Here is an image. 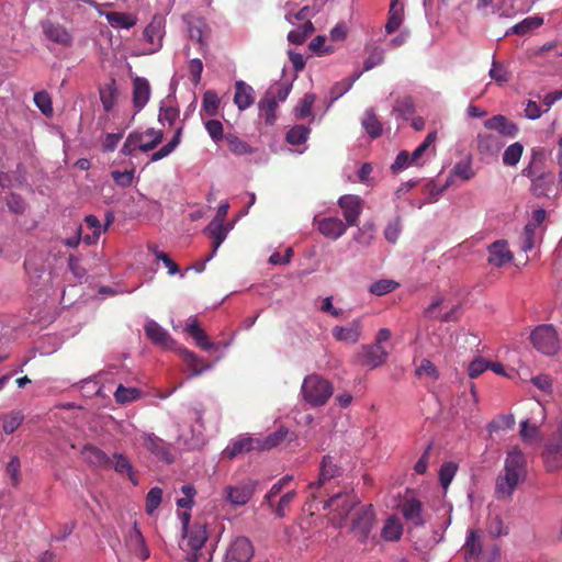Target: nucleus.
<instances>
[{"label": "nucleus", "mask_w": 562, "mask_h": 562, "mask_svg": "<svg viewBox=\"0 0 562 562\" xmlns=\"http://www.w3.org/2000/svg\"><path fill=\"white\" fill-rule=\"evenodd\" d=\"M528 476L526 454L517 446L512 447L504 460V468L495 480V497L498 501H510L517 487Z\"/></svg>", "instance_id": "nucleus-1"}, {"label": "nucleus", "mask_w": 562, "mask_h": 562, "mask_svg": "<svg viewBox=\"0 0 562 562\" xmlns=\"http://www.w3.org/2000/svg\"><path fill=\"white\" fill-rule=\"evenodd\" d=\"M189 514H184L183 529L184 536L180 542V548L186 552L187 562H200L202 558V549L205 546L209 535L205 524H193L189 526Z\"/></svg>", "instance_id": "nucleus-2"}, {"label": "nucleus", "mask_w": 562, "mask_h": 562, "mask_svg": "<svg viewBox=\"0 0 562 562\" xmlns=\"http://www.w3.org/2000/svg\"><path fill=\"white\" fill-rule=\"evenodd\" d=\"M334 387L331 383L318 374L307 375L302 384V395L310 405L323 406L333 395Z\"/></svg>", "instance_id": "nucleus-3"}, {"label": "nucleus", "mask_w": 562, "mask_h": 562, "mask_svg": "<svg viewBox=\"0 0 562 562\" xmlns=\"http://www.w3.org/2000/svg\"><path fill=\"white\" fill-rule=\"evenodd\" d=\"M533 347L543 355H555L560 348L558 333L553 325L544 324L536 327L530 335Z\"/></svg>", "instance_id": "nucleus-4"}, {"label": "nucleus", "mask_w": 562, "mask_h": 562, "mask_svg": "<svg viewBox=\"0 0 562 562\" xmlns=\"http://www.w3.org/2000/svg\"><path fill=\"white\" fill-rule=\"evenodd\" d=\"M375 524V513L372 505L358 508L352 517L350 530L358 541L366 544Z\"/></svg>", "instance_id": "nucleus-5"}, {"label": "nucleus", "mask_w": 562, "mask_h": 562, "mask_svg": "<svg viewBox=\"0 0 562 562\" xmlns=\"http://www.w3.org/2000/svg\"><path fill=\"white\" fill-rule=\"evenodd\" d=\"M358 504L359 499L356 495L350 493H338L326 501L323 508H330L333 512V519L337 520V526L341 527L348 515Z\"/></svg>", "instance_id": "nucleus-6"}, {"label": "nucleus", "mask_w": 562, "mask_h": 562, "mask_svg": "<svg viewBox=\"0 0 562 562\" xmlns=\"http://www.w3.org/2000/svg\"><path fill=\"white\" fill-rule=\"evenodd\" d=\"M482 531L470 530L463 546L464 559L467 562L486 560L487 562H494L498 555V549L493 546L492 552L486 553L483 551Z\"/></svg>", "instance_id": "nucleus-7"}, {"label": "nucleus", "mask_w": 562, "mask_h": 562, "mask_svg": "<svg viewBox=\"0 0 562 562\" xmlns=\"http://www.w3.org/2000/svg\"><path fill=\"white\" fill-rule=\"evenodd\" d=\"M389 357L387 351L379 344L363 345L355 356V362L369 369L382 366Z\"/></svg>", "instance_id": "nucleus-8"}, {"label": "nucleus", "mask_w": 562, "mask_h": 562, "mask_svg": "<svg viewBox=\"0 0 562 562\" xmlns=\"http://www.w3.org/2000/svg\"><path fill=\"white\" fill-rule=\"evenodd\" d=\"M143 446L154 454L159 461L171 464L175 461L172 447L154 432H143L140 435Z\"/></svg>", "instance_id": "nucleus-9"}, {"label": "nucleus", "mask_w": 562, "mask_h": 562, "mask_svg": "<svg viewBox=\"0 0 562 562\" xmlns=\"http://www.w3.org/2000/svg\"><path fill=\"white\" fill-rule=\"evenodd\" d=\"M255 554V548L249 538L236 537L227 548L226 562H249Z\"/></svg>", "instance_id": "nucleus-10"}, {"label": "nucleus", "mask_w": 562, "mask_h": 562, "mask_svg": "<svg viewBox=\"0 0 562 562\" xmlns=\"http://www.w3.org/2000/svg\"><path fill=\"white\" fill-rule=\"evenodd\" d=\"M542 457L548 471L553 472L562 468V425L547 442Z\"/></svg>", "instance_id": "nucleus-11"}, {"label": "nucleus", "mask_w": 562, "mask_h": 562, "mask_svg": "<svg viewBox=\"0 0 562 562\" xmlns=\"http://www.w3.org/2000/svg\"><path fill=\"white\" fill-rule=\"evenodd\" d=\"M127 139L133 143L140 151L153 150L164 139V133L160 130L147 128L145 133L132 132Z\"/></svg>", "instance_id": "nucleus-12"}, {"label": "nucleus", "mask_w": 562, "mask_h": 562, "mask_svg": "<svg viewBox=\"0 0 562 562\" xmlns=\"http://www.w3.org/2000/svg\"><path fill=\"white\" fill-rule=\"evenodd\" d=\"M362 204L363 201L358 195L346 194L339 198L338 205L342 210L348 226L357 225L358 218L362 212Z\"/></svg>", "instance_id": "nucleus-13"}, {"label": "nucleus", "mask_w": 562, "mask_h": 562, "mask_svg": "<svg viewBox=\"0 0 562 562\" xmlns=\"http://www.w3.org/2000/svg\"><path fill=\"white\" fill-rule=\"evenodd\" d=\"M41 26L45 37L48 41L60 46H71L72 36L64 25L50 20H44L41 22Z\"/></svg>", "instance_id": "nucleus-14"}, {"label": "nucleus", "mask_w": 562, "mask_h": 562, "mask_svg": "<svg viewBox=\"0 0 562 562\" xmlns=\"http://www.w3.org/2000/svg\"><path fill=\"white\" fill-rule=\"evenodd\" d=\"M362 329L363 326L361 318H356L346 326L333 327L331 335L338 341L355 345L360 340Z\"/></svg>", "instance_id": "nucleus-15"}, {"label": "nucleus", "mask_w": 562, "mask_h": 562, "mask_svg": "<svg viewBox=\"0 0 562 562\" xmlns=\"http://www.w3.org/2000/svg\"><path fill=\"white\" fill-rule=\"evenodd\" d=\"M484 126L490 131L498 132V136H505L509 138H514L518 135L519 128L517 124L509 121L504 115H494L491 119L484 122Z\"/></svg>", "instance_id": "nucleus-16"}, {"label": "nucleus", "mask_w": 562, "mask_h": 562, "mask_svg": "<svg viewBox=\"0 0 562 562\" xmlns=\"http://www.w3.org/2000/svg\"><path fill=\"white\" fill-rule=\"evenodd\" d=\"M504 146L501 136L491 133H479L476 137V148L483 156H495Z\"/></svg>", "instance_id": "nucleus-17"}, {"label": "nucleus", "mask_w": 562, "mask_h": 562, "mask_svg": "<svg viewBox=\"0 0 562 562\" xmlns=\"http://www.w3.org/2000/svg\"><path fill=\"white\" fill-rule=\"evenodd\" d=\"M147 338L155 345L168 349L173 345L169 333L165 330L157 322L148 321L144 327Z\"/></svg>", "instance_id": "nucleus-18"}, {"label": "nucleus", "mask_w": 562, "mask_h": 562, "mask_svg": "<svg viewBox=\"0 0 562 562\" xmlns=\"http://www.w3.org/2000/svg\"><path fill=\"white\" fill-rule=\"evenodd\" d=\"M513 254L508 249L506 240H496L488 246V263L495 267H503L513 260Z\"/></svg>", "instance_id": "nucleus-19"}, {"label": "nucleus", "mask_w": 562, "mask_h": 562, "mask_svg": "<svg viewBox=\"0 0 562 562\" xmlns=\"http://www.w3.org/2000/svg\"><path fill=\"white\" fill-rule=\"evenodd\" d=\"M126 542L128 548L139 559L146 560L149 558V550L136 521H134V525L127 535Z\"/></svg>", "instance_id": "nucleus-20"}, {"label": "nucleus", "mask_w": 562, "mask_h": 562, "mask_svg": "<svg viewBox=\"0 0 562 562\" xmlns=\"http://www.w3.org/2000/svg\"><path fill=\"white\" fill-rule=\"evenodd\" d=\"M400 508L404 518L415 526H423L425 524V519L423 517V504L420 501L416 498L405 499L401 504Z\"/></svg>", "instance_id": "nucleus-21"}, {"label": "nucleus", "mask_w": 562, "mask_h": 562, "mask_svg": "<svg viewBox=\"0 0 562 562\" xmlns=\"http://www.w3.org/2000/svg\"><path fill=\"white\" fill-rule=\"evenodd\" d=\"M150 85L146 78L136 77L133 80V105L140 111L149 101Z\"/></svg>", "instance_id": "nucleus-22"}, {"label": "nucleus", "mask_w": 562, "mask_h": 562, "mask_svg": "<svg viewBox=\"0 0 562 562\" xmlns=\"http://www.w3.org/2000/svg\"><path fill=\"white\" fill-rule=\"evenodd\" d=\"M228 501L236 506H243L249 502L255 492V484L247 483L225 488Z\"/></svg>", "instance_id": "nucleus-23"}, {"label": "nucleus", "mask_w": 562, "mask_h": 562, "mask_svg": "<svg viewBox=\"0 0 562 562\" xmlns=\"http://www.w3.org/2000/svg\"><path fill=\"white\" fill-rule=\"evenodd\" d=\"M338 475H340V468L333 462V458L330 456H325L321 463L319 477L317 482L311 483L308 488H321L326 481L337 477Z\"/></svg>", "instance_id": "nucleus-24"}, {"label": "nucleus", "mask_w": 562, "mask_h": 562, "mask_svg": "<svg viewBox=\"0 0 562 562\" xmlns=\"http://www.w3.org/2000/svg\"><path fill=\"white\" fill-rule=\"evenodd\" d=\"M144 38L153 47L150 53L157 52L161 47L162 40V19L160 16H154L151 22L144 30Z\"/></svg>", "instance_id": "nucleus-25"}, {"label": "nucleus", "mask_w": 562, "mask_h": 562, "mask_svg": "<svg viewBox=\"0 0 562 562\" xmlns=\"http://www.w3.org/2000/svg\"><path fill=\"white\" fill-rule=\"evenodd\" d=\"M347 224L338 217H326L318 222V231L324 236L338 239L346 233Z\"/></svg>", "instance_id": "nucleus-26"}, {"label": "nucleus", "mask_w": 562, "mask_h": 562, "mask_svg": "<svg viewBox=\"0 0 562 562\" xmlns=\"http://www.w3.org/2000/svg\"><path fill=\"white\" fill-rule=\"evenodd\" d=\"M255 448L257 449L256 439H252L251 437L237 438L224 449L223 457L232 460L239 454L251 451Z\"/></svg>", "instance_id": "nucleus-27"}, {"label": "nucleus", "mask_w": 562, "mask_h": 562, "mask_svg": "<svg viewBox=\"0 0 562 562\" xmlns=\"http://www.w3.org/2000/svg\"><path fill=\"white\" fill-rule=\"evenodd\" d=\"M254 89L246 82L239 80L235 83L234 103L240 111L246 110L254 103Z\"/></svg>", "instance_id": "nucleus-28"}, {"label": "nucleus", "mask_w": 562, "mask_h": 562, "mask_svg": "<svg viewBox=\"0 0 562 562\" xmlns=\"http://www.w3.org/2000/svg\"><path fill=\"white\" fill-rule=\"evenodd\" d=\"M85 459L90 463L99 468H110L112 465V459L101 449L86 445L82 450Z\"/></svg>", "instance_id": "nucleus-29"}, {"label": "nucleus", "mask_w": 562, "mask_h": 562, "mask_svg": "<svg viewBox=\"0 0 562 562\" xmlns=\"http://www.w3.org/2000/svg\"><path fill=\"white\" fill-rule=\"evenodd\" d=\"M180 355L192 375H200L211 367L203 358L188 349H181Z\"/></svg>", "instance_id": "nucleus-30"}, {"label": "nucleus", "mask_w": 562, "mask_h": 562, "mask_svg": "<svg viewBox=\"0 0 562 562\" xmlns=\"http://www.w3.org/2000/svg\"><path fill=\"white\" fill-rule=\"evenodd\" d=\"M554 182V175L552 172H543L531 181V191L535 196L541 198L548 195Z\"/></svg>", "instance_id": "nucleus-31"}, {"label": "nucleus", "mask_w": 562, "mask_h": 562, "mask_svg": "<svg viewBox=\"0 0 562 562\" xmlns=\"http://www.w3.org/2000/svg\"><path fill=\"white\" fill-rule=\"evenodd\" d=\"M289 435V429L285 427L278 428L274 432L268 435L263 439H256L258 450H270L278 447L283 442Z\"/></svg>", "instance_id": "nucleus-32"}, {"label": "nucleus", "mask_w": 562, "mask_h": 562, "mask_svg": "<svg viewBox=\"0 0 562 562\" xmlns=\"http://www.w3.org/2000/svg\"><path fill=\"white\" fill-rule=\"evenodd\" d=\"M186 331L194 339L195 344L203 350H210L214 344L209 340L205 331L200 327L196 319H191L186 326Z\"/></svg>", "instance_id": "nucleus-33"}, {"label": "nucleus", "mask_w": 562, "mask_h": 562, "mask_svg": "<svg viewBox=\"0 0 562 562\" xmlns=\"http://www.w3.org/2000/svg\"><path fill=\"white\" fill-rule=\"evenodd\" d=\"M207 231L211 234V237L213 238L212 243V252L205 258V261H209L217 251L221 244L225 240L227 236V228L224 226L221 222L212 221L210 225L207 226Z\"/></svg>", "instance_id": "nucleus-34"}, {"label": "nucleus", "mask_w": 562, "mask_h": 562, "mask_svg": "<svg viewBox=\"0 0 562 562\" xmlns=\"http://www.w3.org/2000/svg\"><path fill=\"white\" fill-rule=\"evenodd\" d=\"M362 126L371 138L382 135L383 128L373 109H368L362 119Z\"/></svg>", "instance_id": "nucleus-35"}, {"label": "nucleus", "mask_w": 562, "mask_h": 562, "mask_svg": "<svg viewBox=\"0 0 562 562\" xmlns=\"http://www.w3.org/2000/svg\"><path fill=\"white\" fill-rule=\"evenodd\" d=\"M258 105L260 111L263 112L266 123L268 125H273L277 120L276 110L278 106V102L274 97L266 91Z\"/></svg>", "instance_id": "nucleus-36"}, {"label": "nucleus", "mask_w": 562, "mask_h": 562, "mask_svg": "<svg viewBox=\"0 0 562 562\" xmlns=\"http://www.w3.org/2000/svg\"><path fill=\"white\" fill-rule=\"evenodd\" d=\"M403 533V526L395 516L389 517L382 528L381 537L385 541H397Z\"/></svg>", "instance_id": "nucleus-37"}, {"label": "nucleus", "mask_w": 562, "mask_h": 562, "mask_svg": "<svg viewBox=\"0 0 562 562\" xmlns=\"http://www.w3.org/2000/svg\"><path fill=\"white\" fill-rule=\"evenodd\" d=\"M111 467H113V469L117 473L126 474L134 485L137 484V479L134 473V468H133L132 463L130 462V460L124 454L114 453Z\"/></svg>", "instance_id": "nucleus-38"}, {"label": "nucleus", "mask_w": 562, "mask_h": 562, "mask_svg": "<svg viewBox=\"0 0 562 562\" xmlns=\"http://www.w3.org/2000/svg\"><path fill=\"white\" fill-rule=\"evenodd\" d=\"M24 414L22 411H11L1 416L2 429L7 435L14 432L23 423Z\"/></svg>", "instance_id": "nucleus-39"}, {"label": "nucleus", "mask_w": 562, "mask_h": 562, "mask_svg": "<svg viewBox=\"0 0 562 562\" xmlns=\"http://www.w3.org/2000/svg\"><path fill=\"white\" fill-rule=\"evenodd\" d=\"M226 145L231 153L237 156L251 154L254 150L251 146L239 138L237 135L228 133L225 135Z\"/></svg>", "instance_id": "nucleus-40"}, {"label": "nucleus", "mask_w": 562, "mask_h": 562, "mask_svg": "<svg viewBox=\"0 0 562 562\" xmlns=\"http://www.w3.org/2000/svg\"><path fill=\"white\" fill-rule=\"evenodd\" d=\"M315 32V27L310 20H306L297 30H292L288 34V41L295 45H301Z\"/></svg>", "instance_id": "nucleus-41"}, {"label": "nucleus", "mask_w": 562, "mask_h": 562, "mask_svg": "<svg viewBox=\"0 0 562 562\" xmlns=\"http://www.w3.org/2000/svg\"><path fill=\"white\" fill-rule=\"evenodd\" d=\"M106 20L113 27L130 29L136 24L137 19L130 13L109 12Z\"/></svg>", "instance_id": "nucleus-42"}, {"label": "nucleus", "mask_w": 562, "mask_h": 562, "mask_svg": "<svg viewBox=\"0 0 562 562\" xmlns=\"http://www.w3.org/2000/svg\"><path fill=\"white\" fill-rule=\"evenodd\" d=\"M182 130H183V126H179L176 130V133H175L173 137L171 138V140L169 143H167L166 145H164L159 150L155 151L150 156V161H158V160L169 156L176 149V147L180 144Z\"/></svg>", "instance_id": "nucleus-43"}, {"label": "nucleus", "mask_w": 562, "mask_h": 562, "mask_svg": "<svg viewBox=\"0 0 562 562\" xmlns=\"http://www.w3.org/2000/svg\"><path fill=\"white\" fill-rule=\"evenodd\" d=\"M543 23V19L540 16H528L524 19L521 22L515 24L512 27L514 34L525 35L530 31L538 29Z\"/></svg>", "instance_id": "nucleus-44"}, {"label": "nucleus", "mask_w": 562, "mask_h": 562, "mask_svg": "<svg viewBox=\"0 0 562 562\" xmlns=\"http://www.w3.org/2000/svg\"><path fill=\"white\" fill-rule=\"evenodd\" d=\"M524 153V146L519 142L509 145L503 154V164L505 166H516Z\"/></svg>", "instance_id": "nucleus-45"}, {"label": "nucleus", "mask_w": 562, "mask_h": 562, "mask_svg": "<svg viewBox=\"0 0 562 562\" xmlns=\"http://www.w3.org/2000/svg\"><path fill=\"white\" fill-rule=\"evenodd\" d=\"M296 497L295 491L286 492L282 495L277 504L273 503V507H269L277 517L283 518L290 509L291 503Z\"/></svg>", "instance_id": "nucleus-46"}, {"label": "nucleus", "mask_w": 562, "mask_h": 562, "mask_svg": "<svg viewBox=\"0 0 562 562\" xmlns=\"http://www.w3.org/2000/svg\"><path fill=\"white\" fill-rule=\"evenodd\" d=\"M310 128L305 125H294L285 136V139L291 145H302L306 142Z\"/></svg>", "instance_id": "nucleus-47"}, {"label": "nucleus", "mask_w": 562, "mask_h": 562, "mask_svg": "<svg viewBox=\"0 0 562 562\" xmlns=\"http://www.w3.org/2000/svg\"><path fill=\"white\" fill-rule=\"evenodd\" d=\"M140 395V391L136 387H125L120 384L114 392V398L119 404H127L137 400Z\"/></svg>", "instance_id": "nucleus-48"}, {"label": "nucleus", "mask_w": 562, "mask_h": 562, "mask_svg": "<svg viewBox=\"0 0 562 562\" xmlns=\"http://www.w3.org/2000/svg\"><path fill=\"white\" fill-rule=\"evenodd\" d=\"M398 285L400 284L394 280L382 279L373 282L369 291L374 295L382 296L394 291Z\"/></svg>", "instance_id": "nucleus-49"}, {"label": "nucleus", "mask_w": 562, "mask_h": 562, "mask_svg": "<svg viewBox=\"0 0 562 562\" xmlns=\"http://www.w3.org/2000/svg\"><path fill=\"white\" fill-rule=\"evenodd\" d=\"M384 61V49L379 46H373L369 50V56L363 63V70L369 71L373 69L374 67L383 64Z\"/></svg>", "instance_id": "nucleus-50"}, {"label": "nucleus", "mask_w": 562, "mask_h": 562, "mask_svg": "<svg viewBox=\"0 0 562 562\" xmlns=\"http://www.w3.org/2000/svg\"><path fill=\"white\" fill-rule=\"evenodd\" d=\"M403 22V7L390 8L389 19L385 24V31L387 34H392L397 31Z\"/></svg>", "instance_id": "nucleus-51"}, {"label": "nucleus", "mask_w": 562, "mask_h": 562, "mask_svg": "<svg viewBox=\"0 0 562 562\" xmlns=\"http://www.w3.org/2000/svg\"><path fill=\"white\" fill-rule=\"evenodd\" d=\"M293 480L292 475H284L277 483H274L269 492L265 495V503L268 504L269 507H273V498L278 496L281 491Z\"/></svg>", "instance_id": "nucleus-52"}, {"label": "nucleus", "mask_w": 562, "mask_h": 562, "mask_svg": "<svg viewBox=\"0 0 562 562\" xmlns=\"http://www.w3.org/2000/svg\"><path fill=\"white\" fill-rule=\"evenodd\" d=\"M162 499V490L160 487H153L146 496L145 509L148 515H151L160 505Z\"/></svg>", "instance_id": "nucleus-53"}, {"label": "nucleus", "mask_w": 562, "mask_h": 562, "mask_svg": "<svg viewBox=\"0 0 562 562\" xmlns=\"http://www.w3.org/2000/svg\"><path fill=\"white\" fill-rule=\"evenodd\" d=\"M458 465L453 462H446L441 465L439 471V481L441 486L446 490L453 480Z\"/></svg>", "instance_id": "nucleus-54"}, {"label": "nucleus", "mask_w": 562, "mask_h": 562, "mask_svg": "<svg viewBox=\"0 0 562 562\" xmlns=\"http://www.w3.org/2000/svg\"><path fill=\"white\" fill-rule=\"evenodd\" d=\"M415 373L418 378L426 376L431 380H437L439 378L436 366L428 359H423L420 361V364L416 368Z\"/></svg>", "instance_id": "nucleus-55"}, {"label": "nucleus", "mask_w": 562, "mask_h": 562, "mask_svg": "<svg viewBox=\"0 0 562 562\" xmlns=\"http://www.w3.org/2000/svg\"><path fill=\"white\" fill-rule=\"evenodd\" d=\"M515 426V417L512 414L508 415H499L497 418L492 420L488 425V430L498 431L512 429Z\"/></svg>", "instance_id": "nucleus-56"}, {"label": "nucleus", "mask_w": 562, "mask_h": 562, "mask_svg": "<svg viewBox=\"0 0 562 562\" xmlns=\"http://www.w3.org/2000/svg\"><path fill=\"white\" fill-rule=\"evenodd\" d=\"M315 101V95L312 93H306L303 99L300 101L299 105L295 108V116L296 119H304L312 113V106Z\"/></svg>", "instance_id": "nucleus-57"}, {"label": "nucleus", "mask_w": 562, "mask_h": 562, "mask_svg": "<svg viewBox=\"0 0 562 562\" xmlns=\"http://www.w3.org/2000/svg\"><path fill=\"white\" fill-rule=\"evenodd\" d=\"M204 111L210 115L214 116L217 113V109L220 105V99L214 91H206L203 95L202 102Z\"/></svg>", "instance_id": "nucleus-58"}, {"label": "nucleus", "mask_w": 562, "mask_h": 562, "mask_svg": "<svg viewBox=\"0 0 562 562\" xmlns=\"http://www.w3.org/2000/svg\"><path fill=\"white\" fill-rule=\"evenodd\" d=\"M292 85L288 82H274L270 88L267 90L269 93L274 97L277 102H283L286 100L290 91H291Z\"/></svg>", "instance_id": "nucleus-59"}, {"label": "nucleus", "mask_w": 562, "mask_h": 562, "mask_svg": "<svg viewBox=\"0 0 562 562\" xmlns=\"http://www.w3.org/2000/svg\"><path fill=\"white\" fill-rule=\"evenodd\" d=\"M34 103L44 115L53 113L52 99L46 91H40L34 94Z\"/></svg>", "instance_id": "nucleus-60"}, {"label": "nucleus", "mask_w": 562, "mask_h": 562, "mask_svg": "<svg viewBox=\"0 0 562 562\" xmlns=\"http://www.w3.org/2000/svg\"><path fill=\"white\" fill-rule=\"evenodd\" d=\"M536 224H526L521 235V249L528 252L535 247Z\"/></svg>", "instance_id": "nucleus-61"}, {"label": "nucleus", "mask_w": 562, "mask_h": 562, "mask_svg": "<svg viewBox=\"0 0 562 562\" xmlns=\"http://www.w3.org/2000/svg\"><path fill=\"white\" fill-rule=\"evenodd\" d=\"M205 128L214 142H221L225 139L224 127L218 120H209L205 122Z\"/></svg>", "instance_id": "nucleus-62"}, {"label": "nucleus", "mask_w": 562, "mask_h": 562, "mask_svg": "<svg viewBox=\"0 0 562 562\" xmlns=\"http://www.w3.org/2000/svg\"><path fill=\"white\" fill-rule=\"evenodd\" d=\"M436 138H437V133L435 131L430 132L426 136L424 142L417 146V148L413 151L412 155H409L411 156V161L413 164L418 165L419 158L429 148V146L436 140Z\"/></svg>", "instance_id": "nucleus-63"}, {"label": "nucleus", "mask_w": 562, "mask_h": 562, "mask_svg": "<svg viewBox=\"0 0 562 562\" xmlns=\"http://www.w3.org/2000/svg\"><path fill=\"white\" fill-rule=\"evenodd\" d=\"M452 175L465 181L472 179L474 177V171L472 169L471 162L468 160L456 164L452 169Z\"/></svg>", "instance_id": "nucleus-64"}]
</instances>
